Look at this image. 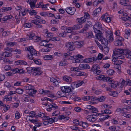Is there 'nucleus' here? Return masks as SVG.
I'll return each mask as SVG.
<instances>
[{"label": "nucleus", "instance_id": "f257e3e1", "mask_svg": "<svg viewBox=\"0 0 131 131\" xmlns=\"http://www.w3.org/2000/svg\"><path fill=\"white\" fill-rule=\"evenodd\" d=\"M25 49L26 51H28L30 52V55L28 54L27 56V58L29 59H32L35 57L37 55V53L36 51L33 48L32 46H29L26 47Z\"/></svg>", "mask_w": 131, "mask_h": 131}, {"label": "nucleus", "instance_id": "f03ea898", "mask_svg": "<svg viewBox=\"0 0 131 131\" xmlns=\"http://www.w3.org/2000/svg\"><path fill=\"white\" fill-rule=\"evenodd\" d=\"M93 29L95 32L96 33V35L99 36L100 35H102L103 33L101 30H102V27L101 24L99 22H96L93 26Z\"/></svg>", "mask_w": 131, "mask_h": 131}, {"label": "nucleus", "instance_id": "7ed1b4c3", "mask_svg": "<svg viewBox=\"0 0 131 131\" xmlns=\"http://www.w3.org/2000/svg\"><path fill=\"white\" fill-rule=\"evenodd\" d=\"M27 72L30 73L31 72H35L33 73L34 75H40L42 72L40 71V68L39 67H28L27 68Z\"/></svg>", "mask_w": 131, "mask_h": 131}, {"label": "nucleus", "instance_id": "20e7f679", "mask_svg": "<svg viewBox=\"0 0 131 131\" xmlns=\"http://www.w3.org/2000/svg\"><path fill=\"white\" fill-rule=\"evenodd\" d=\"M102 35H100L99 36L97 35L96 37L101 41V43L103 46H106L108 45V40L104 38Z\"/></svg>", "mask_w": 131, "mask_h": 131}, {"label": "nucleus", "instance_id": "39448f33", "mask_svg": "<svg viewBox=\"0 0 131 131\" xmlns=\"http://www.w3.org/2000/svg\"><path fill=\"white\" fill-rule=\"evenodd\" d=\"M99 115H101V114L96 113L95 114H93L87 116L86 119L89 121L93 122L96 120L97 116Z\"/></svg>", "mask_w": 131, "mask_h": 131}, {"label": "nucleus", "instance_id": "423d86ee", "mask_svg": "<svg viewBox=\"0 0 131 131\" xmlns=\"http://www.w3.org/2000/svg\"><path fill=\"white\" fill-rule=\"evenodd\" d=\"M116 40L114 41V45L117 46H120L122 45L123 42L124 41V39L123 38L121 37H117Z\"/></svg>", "mask_w": 131, "mask_h": 131}, {"label": "nucleus", "instance_id": "0eeeda50", "mask_svg": "<svg viewBox=\"0 0 131 131\" xmlns=\"http://www.w3.org/2000/svg\"><path fill=\"white\" fill-rule=\"evenodd\" d=\"M82 27V25H75L73 26L72 27L67 28V30H68L67 32H65V31H64V32H65V34L67 33H70L72 32L73 30L78 29L81 28Z\"/></svg>", "mask_w": 131, "mask_h": 131}, {"label": "nucleus", "instance_id": "6e6552de", "mask_svg": "<svg viewBox=\"0 0 131 131\" xmlns=\"http://www.w3.org/2000/svg\"><path fill=\"white\" fill-rule=\"evenodd\" d=\"M123 49H118L115 51H114V54L117 58H119V56H120L123 54Z\"/></svg>", "mask_w": 131, "mask_h": 131}, {"label": "nucleus", "instance_id": "1a4fd4ad", "mask_svg": "<svg viewBox=\"0 0 131 131\" xmlns=\"http://www.w3.org/2000/svg\"><path fill=\"white\" fill-rule=\"evenodd\" d=\"M73 43L72 42H69L66 43L65 47L68 48L67 50L68 51H72L75 50V46L72 44Z\"/></svg>", "mask_w": 131, "mask_h": 131}, {"label": "nucleus", "instance_id": "9d476101", "mask_svg": "<svg viewBox=\"0 0 131 131\" xmlns=\"http://www.w3.org/2000/svg\"><path fill=\"white\" fill-rule=\"evenodd\" d=\"M65 10L68 14L72 15L75 13L76 9L74 7H68L65 9Z\"/></svg>", "mask_w": 131, "mask_h": 131}, {"label": "nucleus", "instance_id": "9b49d317", "mask_svg": "<svg viewBox=\"0 0 131 131\" xmlns=\"http://www.w3.org/2000/svg\"><path fill=\"white\" fill-rule=\"evenodd\" d=\"M123 55L127 58H131V51L128 49H123Z\"/></svg>", "mask_w": 131, "mask_h": 131}, {"label": "nucleus", "instance_id": "f8f14e48", "mask_svg": "<svg viewBox=\"0 0 131 131\" xmlns=\"http://www.w3.org/2000/svg\"><path fill=\"white\" fill-rule=\"evenodd\" d=\"M61 89L66 93H69L72 91L71 87L67 86L61 87Z\"/></svg>", "mask_w": 131, "mask_h": 131}, {"label": "nucleus", "instance_id": "ddd939ff", "mask_svg": "<svg viewBox=\"0 0 131 131\" xmlns=\"http://www.w3.org/2000/svg\"><path fill=\"white\" fill-rule=\"evenodd\" d=\"M13 73L15 74L16 73H23L25 72V71L23 69H19L18 68L13 69L11 70Z\"/></svg>", "mask_w": 131, "mask_h": 131}, {"label": "nucleus", "instance_id": "4468645a", "mask_svg": "<svg viewBox=\"0 0 131 131\" xmlns=\"http://www.w3.org/2000/svg\"><path fill=\"white\" fill-rule=\"evenodd\" d=\"M74 60L75 61V63H78L80 62V59L83 58V57L81 55L79 54L74 56Z\"/></svg>", "mask_w": 131, "mask_h": 131}, {"label": "nucleus", "instance_id": "2eb2a0df", "mask_svg": "<svg viewBox=\"0 0 131 131\" xmlns=\"http://www.w3.org/2000/svg\"><path fill=\"white\" fill-rule=\"evenodd\" d=\"M80 70L88 69L90 68V66L86 64H80L79 66Z\"/></svg>", "mask_w": 131, "mask_h": 131}, {"label": "nucleus", "instance_id": "dca6fc26", "mask_svg": "<svg viewBox=\"0 0 131 131\" xmlns=\"http://www.w3.org/2000/svg\"><path fill=\"white\" fill-rule=\"evenodd\" d=\"M97 79L99 80H101L102 81L105 82H107V80H108L110 79V77H105L104 75H100L97 77Z\"/></svg>", "mask_w": 131, "mask_h": 131}, {"label": "nucleus", "instance_id": "f3484780", "mask_svg": "<svg viewBox=\"0 0 131 131\" xmlns=\"http://www.w3.org/2000/svg\"><path fill=\"white\" fill-rule=\"evenodd\" d=\"M102 9V7H100L95 10L93 12V16L95 17L97 15L99 14V13L100 12Z\"/></svg>", "mask_w": 131, "mask_h": 131}, {"label": "nucleus", "instance_id": "a211bd4d", "mask_svg": "<svg viewBox=\"0 0 131 131\" xmlns=\"http://www.w3.org/2000/svg\"><path fill=\"white\" fill-rule=\"evenodd\" d=\"M77 20L78 21V23L79 24V25H82V24L84 23L86 20L84 17H83L80 18H77Z\"/></svg>", "mask_w": 131, "mask_h": 131}, {"label": "nucleus", "instance_id": "6ab92c4d", "mask_svg": "<svg viewBox=\"0 0 131 131\" xmlns=\"http://www.w3.org/2000/svg\"><path fill=\"white\" fill-rule=\"evenodd\" d=\"M63 80L67 82H71L72 81L71 78L67 75L63 76Z\"/></svg>", "mask_w": 131, "mask_h": 131}, {"label": "nucleus", "instance_id": "aec40b11", "mask_svg": "<svg viewBox=\"0 0 131 131\" xmlns=\"http://www.w3.org/2000/svg\"><path fill=\"white\" fill-rule=\"evenodd\" d=\"M77 33L73 32L72 33L71 35L69 36V37L70 38L73 39L75 40H77L79 38V37L76 36Z\"/></svg>", "mask_w": 131, "mask_h": 131}, {"label": "nucleus", "instance_id": "412c9836", "mask_svg": "<svg viewBox=\"0 0 131 131\" xmlns=\"http://www.w3.org/2000/svg\"><path fill=\"white\" fill-rule=\"evenodd\" d=\"M89 27L85 24L84 26L83 29L80 31V33H86V31L89 29Z\"/></svg>", "mask_w": 131, "mask_h": 131}, {"label": "nucleus", "instance_id": "4be33fe9", "mask_svg": "<svg viewBox=\"0 0 131 131\" xmlns=\"http://www.w3.org/2000/svg\"><path fill=\"white\" fill-rule=\"evenodd\" d=\"M65 93V91L61 90L58 92L57 94L58 95L59 97H65L66 96Z\"/></svg>", "mask_w": 131, "mask_h": 131}, {"label": "nucleus", "instance_id": "5701e85b", "mask_svg": "<svg viewBox=\"0 0 131 131\" xmlns=\"http://www.w3.org/2000/svg\"><path fill=\"white\" fill-rule=\"evenodd\" d=\"M34 89V88H33L32 89H31L28 92V94L31 96H33V94L37 92Z\"/></svg>", "mask_w": 131, "mask_h": 131}, {"label": "nucleus", "instance_id": "b1692460", "mask_svg": "<svg viewBox=\"0 0 131 131\" xmlns=\"http://www.w3.org/2000/svg\"><path fill=\"white\" fill-rule=\"evenodd\" d=\"M50 105H49V106L51 108V109L53 110H54L55 109H57L58 108V106H57V105L55 103H50Z\"/></svg>", "mask_w": 131, "mask_h": 131}, {"label": "nucleus", "instance_id": "393cba45", "mask_svg": "<svg viewBox=\"0 0 131 131\" xmlns=\"http://www.w3.org/2000/svg\"><path fill=\"white\" fill-rule=\"evenodd\" d=\"M45 42V40H44L42 42V45L45 46V47H48L49 48H52L53 47V45L50 44V43H49V44H47L46 43L45 44H44L43 42Z\"/></svg>", "mask_w": 131, "mask_h": 131}, {"label": "nucleus", "instance_id": "a878e982", "mask_svg": "<svg viewBox=\"0 0 131 131\" xmlns=\"http://www.w3.org/2000/svg\"><path fill=\"white\" fill-rule=\"evenodd\" d=\"M28 11L29 10L26 8H25L23 10L21 9V10L19 12V15H20V13H21L23 16H25L26 15L27 12L28 13Z\"/></svg>", "mask_w": 131, "mask_h": 131}, {"label": "nucleus", "instance_id": "bb28decb", "mask_svg": "<svg viewBox=\"0 0 131 131\" xmlns=\"http://www.w3.org/2000/svg\"><path fill=\"white\" fill-rule=\"evenodd\" d=\"M58 118L60 120L64 119V120H68L69 117L68 116H65L64 115H60L58 117Z\"/></svg>", "mask_w": 131, "mask_h": 131}, {"label": "nucleus", "instance_id": "cd10ccee", "mask_svg": "<svg viewBox=\"0 0 131 131\" xmlns=\"http://www.w3.org/2000/svg\"><path fill=\"white\" fill-rule=\"evenodd\" d=\"M129 0H121L119 2V3L122 5L125 6L129 2Z\"/></svg>", "mask_w": 131, "mask_h": 131}, {"label": "nucleus", "instance_id": "c85d7f7f", "mask_svg": "<svg viewBox=\"0 0 131 131\" xmlns=\"http://www.w3.org/2000/svg\"><path fill=\"white\" fill-rule=\"evenodd\" d=\"M104 47V48L103 49V51L104 52L105 54L106 55H107L109 51V47H107V46H106Z\"/></svg>", "mask_w": 131, "mask_h": 131}, {"label": "nucleus", "instance_id": "c756f323", "mask_svg": "<svg viewBox=\"0 0 131 131\" xmlns=\"http://www.w3.org/2000/svg\"><path fill=\"white\" fill-rule=\"evenodd\" d=\"M86 35L88 36V37L89 38H91L94 37V36L93 35L92 31L87 32Z\"/></svg>", "mask_w": 131, "mask_h": 131}, {"label": "nucleus", "instance_id": "7c9ffc66", "mask_svg": "<svg viewBox=\"0 0 131 131\" xmlns=\"http://www.w3.org/2000/svg\"><path fill=\"white\" fill-rule=\"evenodd\" d=\"M24 88L25 90L29 91L31 89L34 88V87L31 85L27 84L24 87Z\"/></svg>", "mask_w": 131, "mask_h": 131}, {"label": "nucleus", "instance_id": "2f4dec72", "mask_svg": "<svg viewBox=\"0 0 131 131\" xmlns=\"http://www.w3.org/2000/svg\"><path fill=\"white\" fill-rule=\"evenodd\" d=\"M34 62L36 64L41 65L42 64L41 61V60L39 59H33Z\"/></svg>", "mask_w": 131, "mask_h": 131}, {"label": "nucleus", "instance_id": "473e14b6", "mask_svg": "<svg viewBox=\"0 0 131 131\" xmlns=\"http://www.w3.org/2000/svg\"><path fill=\"white\" fill-rule=\"evenodd\" d=\"M53 58L52 56L51 55H47L44 56L43 58L45 60H50Z\"/></svg>", "mask_w": 131, "mask_h": 131}, {"label": "nucleus", "instance_id": "72a5a7b5", "mask_svg": "<svg viewBox=\"0 0 131 131\" xmlns=\"http://www.w3.org/2000/svg\"><path fill=\"white\" fill-rule=\"evenodd\" d=\"M118 92H117L113 91V92H110L109 93V94L114 97L116 96L117 95V94L118 93Z\"/></svg>", "mask_w": 131, "mask_h": 131}, {"label": "nucleus", "instance_id": "f704fd0d", "mask_svg": "<svg viewBox=\"0 0 131 131\" xmlns=\"http://www.w3.org/2000/svg\"><path fill=\"white\" fill-rule=\"evenodd\" d=\"M100 69V67L97 64H94L92 67V68L91 69V70L92 71H93L94 70V69Z\"/></svg>", "mask_w": 131, "mask_h": 131}, {"label": "nucleus", "instance_id": "c9c22d12", "mask_svg": "<svg viewBox=\"0 0 131 131\" xmlns=\"http://www.w3.org/2000/svg\"><path fill=\"white\" fill-rule=\"evenodd\" d=\"M29 114L30 115H31L27 116V118H28L29 117H30L31 118H33L35 117V116L36 115L35 112L33 111L30 112L29 113Z\"/></svg>", "mask_w": 131, "mask_h": 131}, {"label": "nucleus", "instance_id": "e433bc0d", "mask_svg": "<svg viewBox=\"0 0 131 131\" xmlns=\"http://www.w3.org/2000/svg\"><path fill=\"white\" fill-rule=\"evenodd\" d=\"M28 13L31 15H35L37 14V12L36 11L34 10H29Z\"/></svg>", "mask_w": 131, "mask_h": 131}, {"label": "nucleus", "instance_id": "4c0bfd02", "mask_svg": "<svg viewBox=\"0 0 131 131\" xmlns=\"http://www.w3.org/2000/svg\"><path fill=\"white\" fill-rule=\"evenodd\" d=\"M28 35L29 37V40H32L33 38V37H34L35 35L34 33L32 32L29 33L28 34Z\"/></svg>", "mask_w": 131, "mask_h": 131}, {"label": "nucleus", "instance_id": "58836bf2", "mask_svg": "<svg viewBox=\"0 0 131 131\" xmlns=\"http://www.w3.org/2000/svg\"><path fill=\"white\" fill-rule=\"evenodd\" d=\"M80 123L81 125H82L83 127L84 128L87 127L88 126V124L86 122L81 121L80 122Z\"/></svg>", "mask_w": 131, "mask_h": 131}, {"label": "nucleus", "instance_id": "ea45409f", "mask_svg": "<svg viewBox=\"0 0 131 131\" xmlns=\"http://www.w3.org/2000/svg\"><path fill=\"white\" fill-rule=\"evenodd\" d=\"M57 64H58L60 66H63L67 65V63L65 61H61L60 62H57Z\"/></svg>", "mask_w": 131, "mask_h": 131}, {"label": "nucleus", "instance_id": "a19ab883", "mask_svg": "<svg viewBox=\"0 0 131 131\" xmlns=\"http://www.w3.org/2000/svg\"><path fill=\"white\" fill-rule=\"evenodd\" d=\"M107 74L110 75H112L114 74L115 71L113 69H110L108 70L107 71Z\"/></svg>", "mask_w": 131, "mask_h": 131}, {"label": "nucleus", "instance_id": "79ce46f5", "mask_svg": "<svg viewBox=\"0 0 131 131\" xmlns=\"http://www.w3.org/2000/svg\"><path fill=\"white\" fill-rule=\"evenodd\" d=\"M104 55L101 53H99L98 56L97 57L95 58V60L96 59H97L98 60H101L102 59Z\"/></svg>", "mask_w": 131, "mask_h": 131}, {"label": "nucleus", "instance_id": "37998d69", "mask_svg": "<svg viewBox=\"0 0 131 131\" xmlns=\"http://www.w3.org/2000/svg\"><path fill=\"white\" fill-rule=\"evenodd\" d=\"M75 45L81 47L82 46L83 43V42L82 41H76L75 42Z\"/></svg>", "mask_w": 131, "mask_h": 131}, {"label": "nucleus", "instance_id": "c03bdc74", "mask_svg": "<svg viewBox=\"0 0 131 131\" xmlns=\"http://www.w3.org/2000/svg\"><path fill=\"white\" fill-rule=\"evenodd\" d=\"M23 89H17L16 90V92L19 94H22L23 93Z\"/></svg>", "mask_w": 131, "mask_h": 131}, {"label": "nucleus", "instance_id": "a18cd8bd", "mask_svg": "<svg viewBox=\"0 0 131 131\" xmlns=\"http://www.w3.org/2000/svg\"><path fill=\"white\" fill-rule=\"evenodd\" d=\"M105 99V97L103 96H101L100 97H97V101L99 102H102L104 101Z\"/></svg>", "mask_w": 131, "mask_h": 131}, {"label": "nucleus", "instance_id": "49530a36", "mask_svg": "<svg viewBox=\"0 0 131 131\" xmlns=\"http://www.w3.org/2000/svg\"><path fill=\"white\" fill-rule=\"evenodd\" d=\"M73 123L76 125H80L81 126L80 122V123L78 119H75L73 121Z\"/></svg>", "mask_w": 131, "mask_h": 131}, {"label": "nucleus", "instance_id": "de8ad7c7", "mask_svg": "<svg viewBox=\"0 0 131 131\" xmlns=\"http://www.w3.org/2000/svg\"><path fill=\"white\" fill-rule=\"evenodd\" d=\"M32 39L35 40L34 41L35 42H38L40 39V38L35 35L34 37H33V38Z\"/></svg>", "mask_w": 131, "mask_h": 131}, {"label": "nucleus", "instance_id": "09e8293b", "mask_svg": "<svg viewBox=\"0 0 131 131\" xmlns=\"http://www.w3.org/2000/svg\"><path fill=\"white\" fill-rule=\"evenodd\" d=\"M32 39L35 40L34 41L35 42H38L40 39V38L35 35L34 37H33V38Z\"/></svg>", "mask_w": 131, "mask_h": 131}, {"label": "nucleus", "instance_id": "8fccbe9b", "mask_svg": "<svg viewBox=\"0 0 131 131\" xmlns=\"http://www.w3.org/2000/svg\"><path fill=\"white\" fill-rule=\"evenodd\" d=\"M90 112L93 113H96L98 112L97 109L93 106V108L91 110H90Z\"/></svg>", "mask_w": 131, "mask_h": 131}, {"label": "nucleus", "instance_id": "3c124183", "mask_svg": "<svg viewBox=\"0 0 131 131\" xmlns=\"http://www.w3.org/2000/svg\"><path fill=\"white\" fill-rule=\"evenodd\" d=\"M77 83L75 82H73L71 84V86L73 90L74 88L78 87Z\"/></svg>", "mask_w": 131, "mask_h": 131}, {"label": "nucleus", "instance_id": "603ef678", "mask_svg": "<svg viewBox=\"0 0 131 131\" xmlns=\"http://www.w3.org/2000/svg\"><path fill=\"white\" fill-rule=\"evenodd\" d=\"M79 68L77 67H71L70 68V70H71L74 71H77V72H78L79 70Z\"/></svg>", "mask_w": 131, "mask_h": 131}, {"label": "nucleus", "instance_id": "864d4df0", "mask_svg": "<svg viewBox=\"0 0 131 131\" xmlns=\"http://www.w3.org/2000/svg\"><path fill=\"white\" fill-rule=\"evenodd\" d=\"M6 44L7 46H13L15 45V44L14 42H7Z\"/></svg>", "mask_w": 131, "mask_h": 131}, {"label": "nucleus", "instance_id": "5fc2aeb1", "mask_svg": "<svg viewBox=\"0 0 131 131\" xmlns=\"http://www.w3.org/2000/svg\"><path fill=\"white\" fill-rule=\"evenodd\" d=\"M84 82L83 81H79L77 83L78 87L82 85L83 83H84Z\"/></svg>", "mask_w": 131, "mask_h": 131}, {"label": "nucleus", "instance_id": "6e6d98bb", "mask_svg": "<svg viewBox=\"0 0 131 131\" xmlns=\"http://www.w3.org/2000/svg\"><path fill=\"white\" fill-rule=\"evenodd\" d=\"M82 99L84 101H88L90 100V96H86L82 97Z\"/></svg>", "mask_w": 131, "mask_h": 131}, {"label": "nucleus", "instance_id": "4d7b16f0", "mask_svg": "<svg viewBox=\"0 0 131 131\" xmlns=\"http://www.w3.org/2000/svg\"><path fill=\"white\" fill-rule=\"evenodd\" d=\"M5 49L6 51H5L6 52H7L9 53L12 52L13 51V49L12 48L8 47H6Z\"/></svg>", "mask_w": 131, "mask_h": 131}, {"label": "nucleus", "instance_id": "13d9d810", "mask_svg": "<svg viewBox=\"0 0 131 131\" xmlns=\"http://www.w3.org/2000/svg\"><path fill=\"white\" fill-rule=\"evenodd\" d=\"M32 25V24L27 23L24 24V27L28 28H30Z\"/></svg>", "mask_w": 131, "mask_h": 131}, {"label": "nucleus", "instance_id": "bf43d9fd", "mask_svg": "<svg viewBox=\"0 0 131 131\" xmlns=\"http://www.w3.org/2000/svg\"><path fill=\"white\" fill-rule=\"evenodd\" d=\"M94 73L97 75H99L100 73L101 72V71L99 70V69H94V70L93 71Z\"/></svg>", "mask_w": 131, "mask_h": 131}, {"label": "nucleus", "instance_id": "052dcab7", "mask_svg": "<svg viewBox=\"0 0 131 131\" xmlns=\"http://www.w3.org/2000/svg\"><path fill=\"white\" fill-rule=\"evenodd\" d=\"M50 49L48 48L46 49H42L41 50V51L42 52H48L50 51Z\"/></svg>", "mask_w": 131, "mask_h": 131}, {"label": "nucleus", "instance_id": "680f3d73", "mask_svg": "<svg viewBox=\"0 0 131 131\" xmlns=\"http://www.w3.org/2000/svg\"><path fill=\"white\" fill-rule=\"evenodd\" d=\"M15 116L16 119H19L20 117V113L18 111L16 112Z\"/></svg>", "mask_w": 131, "mask_h": 131}, {"label": "nucleus", "instance_id": "e2e57ef3", "mask_svg": "<svg viewBox=\"0 0 131 131\" xmlns=\"http://www.w3.org/2000/svg\"><path fill=\"white\" fill-rule=\"evenodd\" d=\"M116 66H117L116 67V68H117V69H118V72L119 73H120V72H121L120 70L121 68L120 65L119 64H116Z\"/></svg>", "mask_w": 131, "mask_h": 131}, {"label": "nucleus", "instance_id": "0e129e2a", "mask_svg": "<svg viewBox=\"0 0 131 131\" xmlns=\"http://www.w3.org/2000/svg\"><path fill=\"white\" fill-rule=\"evenodd\" d=\"M72 55L71 53L68 52L67 53H64L63 55L65 57L69 56Z\"/></svg>", "mask_w": 131, "mask_h": 131}, {"label": "nucleus", "instance_id": "69168bd1", "mask_svg": "<svg viewBox=\"0 0 131 131\" xmlns=\"http://www.w3.org/2000/svg\"><path fill=\"white\" fill-rule=\"evenodd\" d=\"M86 24L89 27H91L92 26V23L90 21H87Z\"/></svg>", "mask_w": 131, "mask_h": 131}, {"label": "nucleus", "instance_id": "338daca9", "mask_svg": "<svg viewBox=\"0 0 131 131\" xmlns=\"http://www.w3.org/2000/svg\"><path fill=\"white\" fill-rule=\"evenodd\" d=\"M40 15L43 16H48V13L45 12H42L40 13Z\"/></svg>", "mask_w": 131, "mask_h": 131}, {"label": "nucleus", "instance_id": "774afa93", "mask_svg": "<svg viewBox=\"0 0 131 131\" xmlns=\"http://www.w3.org/2000/svg\"><path fill=\"white\" fill-rule=\"evenodd\" d=\"M126 8L128 9H131V5L130 4L129 2L125 6Z\"/></svg>", "mask_w": 131, "mask_h": 131}]
</instances>
